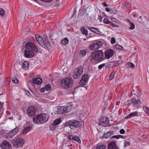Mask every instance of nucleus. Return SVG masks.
Returning <instances> with one entry per match:
<instances>
[{
	"mask_svg": "<svg viewBox=\"0 0 149 149\" xmlns=\"http://www.w3.org/2000/svg\"><path fill=\"white\" fill-rule=\"evenodd\" d=\"M25 49L24 51V54L25 57L31 58L34 55V53L32 50L37 52L38 50L35 45L31 42H28L25 45Z\"/></svg>",
	"mask_w": 149,
	"mask_h": 149,
	"instance_id": "obj_1",
	"label": "nucleus"
},
{
	"mask_svg": "<svg viewBox=\"0 0 149 149\" xmlns=\"http://www.w3.org/2000/svg\"><path fill=\"white\" fill-rule=\"evenodd\" d=\"M49 118L48 114L42 113L35 116L33 118V121L35 124L40 125L47 122Z\"/></svg>",
	"mask_w": 149,
	"mask_h": 149,
	"instance_id": "obj_2",
	"label": "nucleus"
},
{
	"mask_svg": "<svg viewBox=\"0 0 149 149\" xmlns=\"http://www.w3.org/2000/svg\"><path fill=\"white\" fill-rule=\"evenodd\" d=\"M89 58L91 61H101L105 59L103 52L101 50L93 51L92 53Z\"/></svg>",
	"mask_w": 149,
	"mask_h": 149,
	"instance_id": "obj_3",
	"label": "nucleus"
},
{
	"mask_svg": "<svg viewBox=\"0 0 149 149\" xmlns=\"http://www.w3.org/2000/svg\"><path fill=\"white\" fill-rule=\"evenodd\" d=\"M73 84V80L70 78H66L63 79L61 81L62 87L66 89L71 87Z\"/></svg>",
	"mask_w": 149,
	"mask_h": 149,
	"instance_id": "obj_4",
	"label": "nucleus"
},
{
	"mask_svg": "<svg viewBox=\"0 0 149 149\" xmlns=\"http://www.w3.org/2000/svg\"><path fill=\"white\" fill-rule=\"evenodd\" d=\"M102 45V43L101 41H96L92 43L89 45L88 47L89 49L92 50H97L101 47Z\"/></svg>",
	"mask_w": 149,
	"mask_h": 149,
	"instance_id": "obj_5",
	"label": "nucleus"
},
{
	"mask_svg": "<svg viewBox=\"0 0 149 149\" xmlns=\"http://www.w3.org/2000/svg\"><path fill=\"white\" fill-rule=\"evenodd\" d=\"M83 70V68L81 65L78 68H76L73 75V77L76 79L78 78L82 74Z\"/></svg>",
	"mask_w": 149,
	"mask_h": 149,
	"instance_id": "obj_6",
	"label": "nucleus"
},
{
	"mask_svg": "<svg viewBox=\"0 0 149 149\" xmlns=\"http://www.w3.org/2000/svg\"><path fill=\"white\" fill-rule=\"evenodd\" d=\"M24 141L22 138H19L13 140V145L16 148L21 146L24 143Z\"/></svg>",
	"mask_w": 149,
	"mask_h": 149,
	"instance_id": "obj_7",
	"label": "nucleus"
},
{
	"mask_svg": "<svg viewBox=\"0 0 149 149\" xmlns=\"http://www.w3.org/2000/svg\"><path fill=\"white\" fill-rule=\"evenodd\" d=\"M66 124L68 125L71 129H73L74 127H78L80 125V123L76 120H70L66 123Z\"/></svg>",
	"mask_w": 149,
	"mask_h": 149,
	"instance_id": "obj_8",
	"label": "nucleus"
},
{
	"mask_svg": "<svg viewBox=\"0 0 149 149\" xmlns=\"http://www.w3.org/2000/svg\"><path fill=\"white\" fill-rule=\"evenodd\" d=\"M90 76L87 74L85 73L83 74L82 76L81 80L80 81V84L81 85H85L88 83L89 78Z\"/></svg>",
	"mask_w": 149,
	"mask_h": 149,
	"instance_id": "obj_9",
	"label": "nucleus"
},
{
	"mask_svg": "<svg viewBox=\"0 0 149 149\" xmlns=\"http://www.w3.org/2000/svg\"><path fill=\"white\" fill-rule=\"evenodd\" d=\"M40 45L42 47L45 48H47L48 50H49L50 47H51V45L47 38H45L44 40H43Z\"/></svg>",
	"mask_w": 149,
	"mask_h": 149,
	"instance_id": "obj_10",
	"label": "nucleus"
},
{
	"mask_svg": "<svg viewBox=\"0 0 149 149\" xmlns=\"http://www.w3.org/2000/svg\"><path fill=\"white\" fill-rule=\"evenodd\" d=\"M114 53V51L111 49H109L104 52L105 58L109 59L112 57Z\"/></svg>",
	"mask_w": 149,
	"mask_h": 149,
	"instance_id": "obj_11",
	"label": "nucleus"
},
{
	"mask_svg": "<svg viewBox=\"0 0 149 149\" xmlns=\"http://www.w3.org/2000/svg\"><path fill=\"white\" fill-rule=\"evenodd\" d=\"M68 107L59 106L57 107V111L58 114H63L65 112L68 113L69 112L68 110Z\"/></svg>",
	"mask_w": 149,
	"mask_h": 149,
	"instance_id": "obj_12",
	"label": "nucleus"
},
{
	"mask_svg": "<svg viewBox=\"0 0 149 149\" xmlns=\"http://www.w3.org/2000/svg\"><path fill=\"white\" fill-rule=\"evenodd\" d=\"M26 113L29 116L31 117L34 116L36 113L35 107L33 106L29 107L27 109Z\"/></svg>",
	"mask_w": 149,
	"mask_h": 149,
	"instance_id": "obj_13",
	"label": "nucleus"
},
{
	"mask_svg": "<svg viewBox=\"0 0 149 149\" xmlns=\"http://www.w3.org/2000/svg\"><path fill=\"white\" fill-rule=\"evenodd\" d=\"M0 146L1 149H6L7 148L10 149L12 147L10 144L6 141H3Z\"/></svg>",
	"mask_w": 149,
	"mask_h": 149,
	"instance_id": "obj_14",
	"label": "nucleus"
},
{
	"mask_svg": "<svg viewBox=\"0 0 149 149\" xmlns=\"http://www.w3.org/2000/svg\"><path fill=\"white\" fill-rule=\"evenodd\" d=\"M131 102L132 104L134 107L138 108L141 107L140 104L141 102L139 100H136L134 99H132L131 100Z\"/></svg>",
	"mask_w": 149,
	"mask_h": 149,
	"instance_id": "obj_15",
	"label": "nucleus"
},
{
	"mask_svg": "<svg viewBox=\"0 0 149 149\" xmlns=\"http://www.w3.org/2000/svg\"><path fill=\"white\" fill-rule=\"evenodd\" d=\"M108 149H118L116 142L112 141L110 142L108 144Z\"/></svg>",
	"mask_w": 149,
	"mask_h": 149,
	"instance_id": "obj_16",
	"label": "nucleus"
},
{
	"mask_svg": "<svg viewBox=\"0 0 149 149\" xmlns=\"http://www.w3.org/2000/svg\"><path fill=\"white\" fill-rule=\"evenodd\" d=\"M19 130L18 127H16L14 130L11 131L9 133V136L10 137H12L13 136L15 135L18 132Z\"/></svg>",
	"mask_w": 149,
	"mask_h": 149,
	"instance_id": "obj_17",
	"label": "nucleus"
},
{
	"mask_svg": "<svg viewBox=\"0 0 149 149\" xmlns=\"http://www.w3.org/2000/svg\"><path fill=\"white\" fill-rule=\"evenodd\" d=\"M43 81L42 79L40 77H37L33 80V82L34 84H37L39 85Z\"/></svg>",
	"mask_w": 149,
	"mask_h": 149,
	"instance_id": "obj_18",
	"label": "nucleus"
},
{
	"mask_svg": "<svg viewBox=\"0 0 149 149\" xmlns=\"http://www.w3.org/2000/svg\"><path fill=\"white\" fill-rule=\"evenodd\" d=\"M33 127L32 126L30 125L26 126L23 129L22 132L21 133L22 134H26L33 129Z\"/></svg>",
	"mask_w": 149,
	"mask_h": 149,
	"instance_id": "obj_19",
	"label": "nucleus"
},
{
	"mask_svg": "<svg viewBox=\"0 0 149 149\" xmlns=\"http://www.w3.org/2000/svg\"><path fill=\"white\" fill-rule=\"evenodd\" d=\"M139 112L138 111H134L125 117L127 119L130 118L133 116H137L138 115Z\"/></svg>",
	"mask_w": 149,
	"mask_h": 149,
	"instance_id": "obj_20",
	"label": "nucleus"
},
{
	"mask_svg": "<svg viewBox=\"0 0 149 149\" xmlns=\"http://www.w3.org/2000/svg\"><path fill=\"white\" fill-rule=\"evenodd\" d=\"M87 51V50H81L79 52V56L80 57L82 58L85 56L86 54Z\"/></svg>",
	"mask_w": 149,
	"mask_h": 149,
	"instance_id": "obj_21",
	"label": "nucleus"
},
{
	"mask_svg": "<svg viewBox=\"0 0 149 149\" xmlns=\"http://www.w3.org/2000/svg\"><path fill=\"white\" fill-rule=\"evenodd\" d=\"M35 37L37 41L38 42L39 44L40 45L43 41L42 38L40 35H36Z\"/></svg>",
	"mask_w": 149,
	"mask_h": 149,
	"instance_id": "obj_22",
	"label": "nucleus"
},
{
	"mask_svg": "<svg viewBox=\"0 0 149 149\" xmlns=\"http://www.w3.org/2000/svg\"><path fill=\"white\" fill-rule=\"evenodd\" d=\"M29 66V64L28 62L26 61L24 62L22 65L23 68L25 70L28 69Z\"/></svg>",
	"mask_w": 149,
	"mask_h": 149,
	"instance_id": "obj_23",
	"label": "nucleus"
},
{
	"mask_svg": "<svg viewBox=\"0 0 149 149\" xmlns=\"http://www.w3.org/2000/svg\"><path fill=\"white\" fill-rule=\"evenodd\" d=\"M113 134V131H109L104 135V136L106 139H107L111 135Z\"/></svg>",
	"mask_w": 149,
	"mask_h": 149,
	"instance_id": "obj_24",
	"label": "nucleus"
},
{
	"mask_svg": "<svg viewBox=\"0 0 149 149\" xmlns=\"http://www.w3.org/2000/svg\"><path fill=\"white\" fill-rule=\"evenodd\" d=\"M81 31L83 34L85 35L86 36L88 35V31L86 29H85L84 26H83L81 28Z\"/></svg>",
	"mask_w": 149,
	"mask_h": 149,
	"instance_id": "obj_25",
	"label": "nucleus"
},
{
	"mask_svg": "<svg viewBox=\"0 0 149 149\" xmlns=\"http://www.w3.org/2000/svg\"><path fill=\"white\" fill-rule=\"evenodd\" d=\"M101 122L105 125L108 124L109 123V120L108 118L107 117H104L101 120Z\"/></svg>",
	"mask_w": 149,
	"mask_h": 149,
	"instance_id": "obj_26",
	"label": "nucleus"
},
{
	"mask_svg": "<svg viewBox=\"0 0 149 149\" xmlns=\"http://www.w3.org/2000/svg\"><path fill=\"white\" fill-rule=\"evenodd\" d=\"M131 6V3L128 2H125L122 5L125 8L130 7Z\"/></svg>",
	"mask_w": 149,
	"mask_h": 149,
	"instance_id": "obj_27",
	"label": "nucleus"
},
{
	"mask_svg": "<svg viewBox=\"0 0 149 149\" xmlns=\"http://www.w3.org/2000/svg\"><path fill=\"white\" fill-rule=\"evenodd\" d=\"M69 42V40L67 38H65L62 39L61 41V43L62 44L64 45H66Z\"/></svg>",
	"mask_w": 149,
	"mask_h": 149,
	"instance_id": "obj_28",
	"label": "nucleus"
},
{
	"mask_svg": "<svg viewBox=\"0 0 149 149\" xmlns=\"http://www.w3.org/2000/svg\"><path fill=\"white\" fill-rule=\"evenodd\" d=\"M61 122V119L60 118H58L55 119L53 122L54 125H57L59 124Z\"/></svg>",
	"mask_w": 149,
	"mask_h": 149,
	"instance_id": "obj_29",
	"label": "nucleus"
},
{
	"mask_svg": "<svg viewBox=\"0 0 149 149\" xmlns=\"http://www.w3.org/2000/svg\"><path fill=\"white\" fill-rule=\"evenodd\" d=\"M45 87L46 90L47 91H49L52 88L51 86L49 84L45 85Z\"/></svg>",
	"mask_w": 149,
	"mask_h": 149,
	"instance_id": "obj_30",
	"label": "nucleus"
},
{
	"mask_svg": "<svg viewBox=\"0 0 149 149\" xmlns=\"http://www.w3.org/2000/svg\"><path fill=\"white\" fill-rule=\"evenodd\" d=\"M72 140L75 141H76L79 143L81 142V140L79 139V137L77 136H74L73 137Z\"/></svg>",
	"mask_w": 149,
	"mask_h": 149,
	"instance_id": "obj_31",
	"label": "nucleus"
},
{
	"mask_svg": "<svg viewBox=\"0 0 149 149\" xmlns=\"http://www.w3.org/2000/svg\"><path fill=\"white\" fill-rule=\"evenodd\" d=\"M143 109L145 113L149 116V108L144 106Z\"/></svg>",
	"mask_w": 149,
	"mask_h": 149,
	"instance_id": "obj_32",
	"label": "nucleus"
},
{
	"mask_svg": "<svg viewBox=\"0 0 149 149\" xmlns=\"http://www.w3.org/2000/svg\"><path fill=\"white\" fill-rule=\"evenodd\" d=\"M88 29H89L91 31L94 33H95L96 32V31L97 29V28H95L93 27H88Z\"/></svg>",
	"mask_w": 149,
	"mask_h": 149,
	"instance_id": "obj_33",
	"label": "nucleus"
},
{
	"mask_svg": "<svg viewBox=\"0 0 149 149\" xmlns=\"http://www.w3.org/2000/svg\"><path fill=\"white\" fill-rule=\"evenodd\" d=\"M123 138V136H122L121 135H114L113 136H112L111 138V139H118L120 138Z\"/></svg>",
	"mask_w": 149,
	"mask_h": 149,
	"instance_id": "obj_34",
	"label": "nucleus"
},
{
	"mask_svg": "<svg viewBox=\"0 0 149 149\" xmlns=\"http://www.w3.org/2000/svg\"><path fill=\"white\" fill-rule=\"evenodd\" d=\"M115 73L112 72L109 75V79L110 80H112L114 77Z\"/></svg>",
	"mask_w": 149,
	"mask_h": 149,
	"instance_id": "obj_35",
	"label": "nucleus"
},
{
	"mask_svg": "<svg viewBox=\"0 0 149 149\" xmlns=\"http://www.w3.org/2000/svg\"><path fill=\"white\" fill-rule=\"evenodd\" d=\"M127 65L128 66H129L131 68H134L135 67V65L134 64L130 62H128L127 63Z\"/></svg>",
	"mask_w": 149,
	"mask_h": 149,
	"instance_id": "obj_36",
	"label": "nucleus"
},
{
	"mask_svg": "<svg viewBox=\"0 0 149 149\" xmlns=\"http://www.w3.org/2000/svg\"><path fill=\"white\" fill-rule=\"evenodd\" d=\"M106 146L104 145H102L97 146L96 149H106Z\"/></svg>",
	"mask_w": 149,
	"mask_h": 149,
	"instance_id": "obj_37",
	"label": "nucleus"
},
{
	"mask_svg": "<svg viewBox=\"0 0 149 149\" xmlns=\"http://www.w3.org/2000/svg\"><path fill=\"white\" fill-rule=\"evenodd\" d=\"M47 98L53 100L54 98L53 94H48Z\"/></svg>",
	"mask_w": 149,
	"mask_h": 149,
	"instance_id": "obj_38",
	"label": "nucleus"
},
{
	"mask_svg": "<svg viewBox=\"0 0 149 149\" xmlns=\"http://www.w3.org/2000/svg\"><path fill=\"white\" fill-rule=\"evenodd\" d=\"M56 126L57 125H54V123H53V124L51 125L50 127L51 130L53 131L55 130L56 127Z\"/></svg>",
	"mask_w": 149,
	"mask_h": 149,
	"instance_id": "obj_39",
	"label": "nucleus"
},
{
	"mask_svg": "<svg viewBox=\"0 0 149 149\" xmlns=\"http://www.w3.org/2000/svg\"><path fill=\"white\" fill-rule=\"evenodd\" d=\"M109 24L110 25L113 27H117L118 28L119 27V26L118 25L114 24L111 22H110Z\"/></svg>",
	"mask_w": 149,
	"mask_h": 149,
	"instance_id": "obj_40",
	"label": "nucleus"
},
{
	"mask_svg": "<svg viewBox=\"0 0 149 149\" xmlns=\"http://www.w3.org/2000/svg\"><path fill=\"white\" fill-rule=\"evenodd\" d=\"M111 21H110L109 19L107 18H104V20L103 22L106 24H109Z\"/></svg>",
	"mask_w": 149,
	"mask_h": 149,
	"instance_id": "obj_41",
	"label": "nucleus"
},
{
	"mask_svg": "<svg viewBox=\"0 0 149 149\" xmlns=\"http://www.w3.org/2000/svg\"><path fill=\"white\" fill-rule=\"evenodd\" d=\"M130 27L129 28V29H133L135 28V26L134 24L132 22H131L130 23Z\"/></svg>",
	"mask_w": 149,
	"mask_h": 149,
	"instance_id": "obj_42",
	"label": "nucleus"
},
{
	"mask_svg": "<svg viewBox=\"0 0 149 149\" xmlns=\"http://www.w3.org/2000/svg\"><path fill=\"white\" fill-rule=\"evenodd\" d=\"M5 10L3 9H1L0 10V15L1 16H3L5 15Z\"/></svg>",
	"mask_w": 149,
	"mask_h": 149,
	"instance_id": "obj_43",
	"label": "nucleus"
},
{
	"mask_svg": "<svg viewBox=\"0 0 149 149\" xmlns=\"http://www.w3.org/2000/svg\"><path fill=\"white\" fill-rule=\"evenodd\" d=\"M12 81L14 83H17L18 82V80L16 77H14L12 79Z\"/></svg>",
	"mask_w": 149,
	"mask_h": 149,
	"instance_id": "obj_44",
	"label": "nucleus"
},
{
	"mask_svg": "<svg viewBox=\"0 0 149 149\" xmlns=\"http://www.w3.org/2000/svg\"><path fill=\"white\" fill-rule=\"evenodd\" d=\"M69 132L68 133V136H67V138L69 140H72V138L73 137L74 135H69Z\"/></svg>",
	"mask_w": 149,
	"mask_h": 149,
	"instance_id": "obj_45",
	"label": "nucleus"
},
{
	"mask_svg": "<svg viewBox=\"0 0 149 149\" xmlns=\"http://www.w3.org/2000/svg\"><path fill=\"white\" fill-rule=\"evenodd\" d=\"M105 65V63H103L99 65L98 66V68L99 70L101 69L102 68L104 67Z\"/></svg>",
	"mask_w": 149,
	"mask_h": 149,
	"instance_id": "obj_46",
	"label": "nucleus"
},
{
	"mask_svg": "<svg viewBox=\"0 0 149 149\" xmlns=\"http://www.w3.org/2000/svg\"><path fill=\"white\" fill-rule=\"evenodd\" d=\"M116 42V40L114 38L112 37L111 40V43L112 44H114Z\"/></svg>",
	"mask_w": 149,
	"mask_h": 149,
	"instance_id": "obj_47",
	"label": "nucleus"
},
{
	"mask_svg": "<svg viewBox=\"0 0 149 149\" xmlns=\"http://www.w3.org/2000/svg\"><path fill=\"white\" fill-rule=\"evenodd\" d=\"M111 19L113 22H114L116 23H118V21L115 18H112Z\"/></svg>",
	"mask_w": 149,
	"mask_h": 149,
	"instance_id": "obj_48",
	"label": "nucleus"
},
{
	"mask_svg": "<svg viewBox=\"0 0 149 149\" xmlns=\"http://www.w3.org/2000/svg\"><path fill=\"white\" fill-rule=\"evenodd\" d=\"M111 11L114 14H116L118 12L117 10H116L115 9H111Z\"/></svg>",
	"mask_w": 149,
	"mask_h": 149,
	"instance_id": "obj_49",
	"label": "nucleus"
},
{
	"mask_svg": "<svg viewBox=\"0 0 149 149\" xmlns=\"http://www.w3.org/2000/svg\"><path fill=\"white\" fill-rule=\"evenodd\" d=\"M125 131L124 129H122L120 130V134H123L125 133Z\"/></svg>",
	"mask_w": 149,
	"mask_h": 149,
	"instance_id": "obj_50",
	"label": "nucleus"
},
{
	"mask_svg": "<svg viewBox=\"0 0 149 149\" xmlns=\"http://www.w3.org/2000/svg\"><path fill=\"white\" fill-rule=\"evenodd\" d=\"M129 145V143L127 141H125V142L124 143V146L125 147H127Z\"/></svg>",
	"mask_w": 149,
	"mask_h": 149,
	"instance_id": "obj_51",
	"label": "nucleus"
},
{
	"mask_svg": "<svg viewBox=\"0 0 149 149\" xmlns=\"http://www.w3.org/2000/svg\"><path fill=\"white\" fill-rule=\"evenodd\" d=\"M102 17L101 15H98V19L100 20V22H101L102 21Z\"/></svg>",
	"mask_w": 149,
	"mask_h": 149,
	"instance_id": "obj_52",
	"label": "nucleus"
},
{
	"mask_svg": "<svg viewBox=\"0 0 149 149\" xmlns=\"http://www.w3.org/2000/svg\"><path fill=\"white\" fill-rule=\"evenodd\" d=\"M95 33L100 35L102 33V32H101L100 31L98 30V29H97Z\"/></svg>",
	"mask_w": 149,
	"mask_h": 149,
	"instance_id": "obj_53",
	"label": "nucleus"
},
{
	"mask_svg": "<svg viewBox=\"0 0 149 149\" xmlns=\"http://www.w3.org/2000/svg\"><path fill=\"white\" fill-rule=\"evenodd\" d=\"M42 1H44L45 2H48L52 1L53 0H40Z\"/></svg>",
	"mask_w": 149,
	"mask_h": 149,
	"instance_id": "obj_54",
	"label": "nucleus"
},
{
	"mask_svg": "<svg viewBox=\"0 0 149 149\" xmlns=\"http://www.w3.org/2000/svg\"><path fill=\"white\" fill-rule=\"evenodd\" d=\"M46 90L45 87L43 88H41L40 90V91L42 93L44 92Z\"/></svg>",
	"mask_w": 149,
	"mask_h": 149,
	"instance_id": "obj_55",
	"label": "nucleus"
},
{
	"mask_svg": "<svg viewBox=\"0 0 149 149\" xmlns=\"http://www.w3.org/2000/svg\"><path fill=\"white\" fill-rule=\"evenodd\" d=\"M117 48L119 50H122L123 49V47L122 46H120V45H118V47H117Z\"/></svg>",
	"mask_w": 149,
	"mask_h": 149,
	"instance_id": "obj_56",
	"label": "nucleus"
},
{
	"mask_svg": "<svg viewBox=\"0 0 149 149\" xmlns=\"http://www.w3.org/2000/svg\"><path fill=\"white\" fill-rule=\"evenodd\" d=\"M105 10H106L108 12H109L110 11H111V9H110L109 8H105Z\"/></svg>",
	"mask_w": 149,
	"mask_h": 149,
	"instance_id": "obj_57",
	"label": "nucleus"
},
{
	"mask_svg": "<svg viewBox=\"0 0 149 149\" xmlns=\"http://www.w3.org/2000/svg\"><path fill=\"white\" fill-rule=\"evenodd\" d=\"M102 5H103V6L105 7H107L108 6V5L106 4V3L105 2H104L102 3Z\"/></svg>",
	"mask_w": 149,
	"mask_h": 149,
	"instance_id": "obj_58",
	"label": "nucleus"
},
{
	"mask_svg": "<svg viewBox=\"0 0 149 149\" xmlns=\"http://www.w3.org/2000/svg\"><path fill=\"white\" fill-rule=\"evenodd\" d=\"M22 89L24 91V92L25 93H29L28 91L24 89Z\"/></svg>",
	"mask_w": 149,
	"mask_h": 149,
	"instance_id": "obj_59",
	"label": "nucleus"
},
{
	"mask_svg": "<svg viewBox=\"0 0 149 149\" xmlns=\"http://www.w3.org/2000/svg\"><path fill=\"white\" fill-rule=\"evenodd\" d=\"M77 89H78V88H76L74 90V91L73 92V93H75H75H77V92L76 91V90H77Z\"/></svg>",
	"mask_w": 149,
	"mask_h": 149,
	"instance_id": "obj_60",
	"label": "nucleus"
},
{
	"mask_svg": "<svg viewBox=\"0 0 149 149\" xmlns=\"http://www.w3.org/2000/svg\"><path fill=\"white\" fill-rule=\"evenodd\" d=\"M72 102H70L69 103L68 105L70 106H72Z\"/></svg>",
	"mask_w": 149,
	"mask_h": 149,
	"instance_id": "obj_61",
	"label": "nucleus"
},
{
	"mask_svg": "<svg viewBox=\"0 0 149 149\" xmlns=\"http://www.w3.org/2000/svg\"><path fill=\"white\" fill-rule=\"evenodd\" d=\"M127 22H128L130 24V23H131V22H132L130 21V20L129 19H127Z\"/></svg>",
	"mask_w": 149,
	"mask_h": 149,
	"instance_id": "obj_62",
	"label": "nucleus"
},
{
	"mask_svg": "<svg viewBox=\"0 0 149 149\" xmlns=\"http://www.w3.org/2000/svg\"><path fill=\"white\" fill-rule=\"evenodd\" d=\"M75 10H74V13H73V16L74 15H75Z\"/></svg>",
	"mask_w": 149,
	"mask_h": 149,
	"instance_id": "obj_63",
	"label": "nucleus"
},
{
	"mask_svg": "<svg viewBox=\"0 0 149 149\" xmlns=\"http://www.w3.org/2000/svg\"><path fill=\"white\" fill-rule=\"evenodd\" d=\"M87 36L86 38H88V39L89 38H90V36H88L87 35V36Z\"/></svg>",
	"mask_w": 149,
	"mask_h": 149,
	"instance_id": "obj_64",
	"label": "nucleus"
}]
</instances>
